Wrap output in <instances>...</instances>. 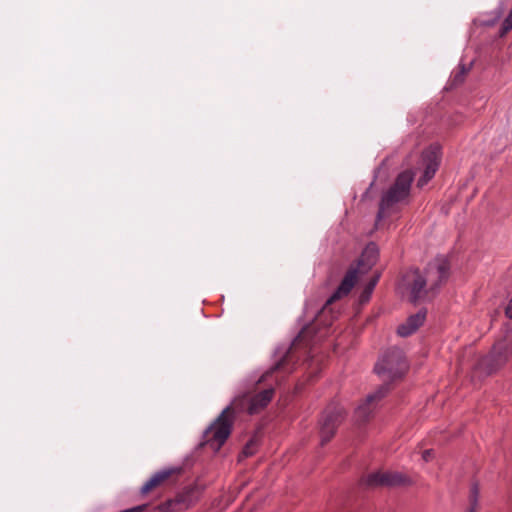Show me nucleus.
<instances>
[{
  "instance_id": "1",
  "label": "nucleus",
  "mask_w": 512,
  "mask_h": 512,
  "mask_svg": "<svg viewBox=\"0 0 512 512\" xmlns=\"http://www.w3.org/2000/svg\"><path fill=\"white\" fill-rule=\"evenodd\" d=\"M413 280L408 285L410 302L417 304L421 300L435 298L450 277L451 265L444 255H437L429 261L423 271H412Z\"/></svg>"
},
{
  "instance_id": "2",
  "label": "nucleus",
  "mask_w": 512,
  "mask_h": 512,
  "mask_svg": "<svg viewBox=\"0 0 512 512\" xmlns=\"http://www.w3.org/2000/svg\"><path fill=\"white\" fill-rule=\"evenodd\" d=\"M248 406L249 398L246 395L235 397L204 430L198 448L209 446L213 452H218L232 432L236 414L248 410Z\"/></svg>"
},
{
  "instance_id": "3",
  "label": "nucleus",
  "mask_w": 512,
  "mask_h": 512,
  "mask_svg": "<svg viewBox=\"0 0 512 512\" xmlns=\"http://www.w3.org/2000/svg\"><path fill=\"white\" fill-rule=\"evenodd\" d=\"M379 259V248L375 242H369L363 249L359 259L351 265L345 273L342 281L332 295L326 300L323 309L334 301L347 296L358 281L361 274L368 273Z\"/></svg>"
},
{
  "instance_id": "4",
  "label": "nucleus",
  "mask_w": 512,
  "mask_h": 512,
  "mask_svg": "<svg viewBox=\"0 0 512 512\" xmlns=\"http://www.w3.org/2000/svg\"><path fill=\"white\" fill-rule=\"evenodd\" d=\"M374 371L383 381L402 379L408 371L404 352L398 347L388 349L375 364Z\"/></svg>"
},
{
  "instance_id": "5",
  "label": "nucleus",
  "mask_w": 512,
  "mask_h": 512,
  "mask_svg": "<svg viewBox=\"0 0 512 512\" xmlns=\"http://www.w3.org/2000/svg\"><path fill=\"white\" fill-rule=\"evenodd\" d=\"M413 180L414 173L412 170H405L397 175L393 185L381 197L376 216L377 221L384 218L386 209L409 196Z\"/></svg>"
},
{
  "instance_id": "6",
  "label": "nucleus",
  "mask_w": 512,
  "mask_h": 512,
  "mask_svg": "<svg viewBox=\"0 0 512 512\" xmlns=\"http://www.w3.org/2000/svg\"><path fill=\"white\" fill-rule=\"evenodd\" d=\"M512 352V330L506 331L504 339L498 340L491 352L481 359L480 366L487 373L492 374L500 369L508 360Z\"/></svg>"
},
{
  "instance_id": "7",
  "label": "nucleus",
  "mask_w": 512,
  "mask_h": 512,
  "mask_svg": "<svg viewBox=\"0 0 512 512\" xmlns=\"http://www.w3.org/2000/svg\"><path fill=\"white\" fill-rule=\"evenodd\" d=\"M512 352V330L506 331L504 339L498 340L491 352L481 359L480 366L487 373L492 374L500 369L508 360Z\"/></svg>"
},
{
  "instance_id": "8",
  "label": "nucleus",
  "mask_w": 512,
  "mask_h": 512,
  "mask_svg": "<svg viewBox=\"0 0 512 512\" xmlns=\"http://www.w3.org/2000/svg\"><path fill=\"white\" fill-rule=\"evenodd\" d=\"M346 412L338 403H330L323 410L320 420V444L326 445L336 434L337 428L345 419Z\"/></svg>"
},
{
  "instance_id": "9",
  "label": "nucleus",
  "mask_w": 512,
  "mask_h": 512,
  "mask_svg": "<svg viewBox=\"0 0 512 512\" xmlns=\"http://www.w3.org/2000/svg\"><path fill=\"white\" fill-rule=\"evenodd\" d=\"M362 483L369 488H375L408 486L412 481L400 472H373L363 478Z\"/></svg>"
},
{
  "instance_id": "10",
  "label": "nucleus",
  "mask_w": 512,
  "mask_h": 512,
  "mask_svg": "<svg viewBox=\"0 0 512 512\" xmlns=\"http://www.w3.org/2000/svg\"><path fill=\"white\" fill-rule=\"evenodd\" d=\"M422 161L424 164V171L422 176L417 181V186L422 188L425 186L435 175L439 168V148L437 146H430L422 152Z\"/></svg>"
},
{
  "instance_id": "11",
  "label": "nucleus",
  "mask_w": 512,
  "mask_h": 512,
  "mask_svg": "<svg viewBox=\"0 0 512 512\" xmlns=\"http://www.w3.org/2000/svg\"><path fill=\"white\" fill-rule=\"evenodd\" d=\"M182 472V467L180 466H168L164 467L155 473L143 484L140 489V493L142 495H146L152 489L160 486L166 480H168L173 475H180Z\"/></svg>"
},
{
  "instance_id": "12",
  "label": "nucleus",
  "mask_w": 512,
  "mask_h": 512,
  "mask_svg": "<svg viewBox=\"0 0 512 512\" xmlns=\"http://www.w3.org/2000/svg\"><path fill=\"white\" fill-rule=\"evenodd\" d=\"M427 309L422 308L417 313L410 315L406 321L397 328V334L401 337H408L421 327L426 319Z\"/></svg>"
},
{
  "instance_id": "13",
  "label": "nucleus",
  "mask_w": 512,
  "mask_h": 512,
  "mask_svg": "<svg viewBox=\"0 0 512 512\" xmlns=\"http://www.w3.org/2000/svg\"><path fill=\"white\" fill-rule=\"evenodd\" d=\"M391 383L392 382L390 381H383V384H381L376 391L367 395L365 403L359 406L357 409V413L362 418L367 419L369 417L371 410L369 409L368 405L383 399L391 390Z\"/></svg>"
},
{
  "instance_id": "14",
  "label": "nucleus",
  "mask_w": 512,
  "mask_h": 512,
  "mask_svg": "<svg viewBox=\"0 0 512 512\" xmlns=\"http://www.w3.org/2000/svg\"><path fill=\"white\" fill-rule=\"evenodd\" d=\"M274 396V389L268 388L249 398L248 414L253 415L265 408Z\"/></svg>"
},
{
  "instance_id": "15",
  "label": "nucleus",
  "mask_w": 512,
  "mask_h": 512,
  "mask_svg": "<svg viewBox=\"0 0 512 512\" xmlns=\"http://www.w3.org/2000/svg\"><path fill=\"white\" fill-rule=\"evenodd\" d=\"M200 494L201 491L198 486L190 485L185 487L181 492L177 493L176 497H178L183 510H187L198 501Z\"/></svg>"
},
{
  "instance_id": "16",
  "label": "nucleus",
  "mask_w": 512,
  "mask_h": 512,
  "mask_svg": "<svg viewBox=\"0 0 512 512\" xmlns=\"http://www.w3.org/2000/svg\"><path fill=\"white\" fill-rule=\"evenodd\" d=\"M184 511L178 497L167 499L165 502L151 508L150 512H181Z\"/></svg>"
},
{
  "instance_id": "17",
  "label": "nucleus",
  "mask_w": 512,
  "mask_h": 512,
  "mask_svg": "<svg viewBox=\"0 0 512 512\" xmlns=\"http://www.w3.org/2000/svg\"><path fill=\"white\" fill-rule=\"evenodd\" d=\"M504 11V4L499 3L495 9L485 14L486 18L481 20L480 25L484 27H493L503 16Z\"/></svg>"
},
{
  "instance_id": "18",
  "label": "nucleus",
  "mask_w": 512,
  "mask_h": 512,
  "mask_svg": "<svg viewBox=\"0 0 512 512\" xmlns=\"http://www.w3.org/2000/svg\"><path fill=\"white\" fill-rule=\"evenodd\" d=\"M479 494H480L479 485H478V483L475 482L471 485V488H470V495H469L470 508L467 512H475L476 511V508L478 506Z\"/></svg>"
},
{
  "instance_id": "19",
  "label": "nucleus",
  "mask_w": 512,
  "mask_h": 512,
  "mask_svg": "<svg viewBox=\"0 0 512 512\" xmlns=\"http://www.w3.org/2000/svg\"><path fill=\"white\" fill-rule=\"evenodd\" d=\"M470 66L471 64L469 66H466L465 64H459V71L456 72L452 77L453 85H460L464 82V78L466 74L469 72Z\"/></svg>"
},
{
  "instance_id": "20",
  "label": "nucleus",
  "mask_w": 512,
  "mask_h": 512,
  "mask_svg": "<svg viewBox=\"0 0 512 512\" xmlns=\"http://www.w3.org/2000/svg\"><path fill=\"white\" fill-rule=\"evenodd\" d=\"M512 29V7L509 11V14L506 16V18L503 20L501 24V28L499 30V35L503 37L506 35L510 30Z\"/></svg>"
},
{
  "instance_id": "21",
  "label": "nucleus",
  "mask_w": 512,
  "mask_h": 512,
  "mask_svg": "<svg viewBox=\"0 0 512 512\" xmlns=\"http://www.w3.org/2000/svg\"><path fill=\"white\" fill-rule=\"evenodd\" d=\"M374 289H375V287H373L369 284H366L363 291L361 292V294L359 296L360 303L368 302L371 298V295H372Z\"/></svg>"
},
{
  "instance_id": "22",
  "label": "nucleus",
  "mask_w": 512,
  "mask_h": 512,
  "mask_svg": "<svg viewBox=\"0 0 512 512\" xmlns=\"http://www.w3.org/2000/svg\"><path fill=\"white\" fill-rule=\"evenodd\" d=\"M256 441L254 439H250L244 446L243 450H242V454L245 456V457H250L252 455L255 454L256 452Z\"/></svg>"
},
{
  "instance_id": "23",
  "label": "nucleus",
  "mask_w": 512,
  "mask_h": 512,
  "mask_svg": "<svg viewBox=\"0 0 512 512\" xmlns=\"http://www.w3.org/2000/svg\"><path fill=\"white\" fill-rule=\"evenodd\" d=\"M434 456V450L433 449H427L422 452V459L425 462H429Z\"/></svg>"
},
{
  "instance_id": "24",
  "label": "nucleus",
  "mask_w": 512,
  "mask_h": 512,
  "mask_svg": "<svg viewBox=\"0 0 512 512\" xmlns=\"http://www.w3.org/2000/svg\"><path fill=\"white\" fill-rule=\"evenodd\" d=\"M380 277H381V273L380 272L375 273V275H373V277L368 281L367 284H369V285H371L373 287H376Z\"/></svg>"
},
{
  "instance_id": "25",
  "label": "nucleus",
  "mask_w": 512,
  "mask_h": 512,
  "mask_svg": "<svg viewBox=\"0 0 512 512\" xmlns=\"http://www.w3.org/2000/svg\"><path fill=\"white\" fill-rule=\"evenodd\" d=\"M505 315L509 318V319H512V296H511V299L509 300L506 308H505Z\"/></svg>"
},
{
  "instance_id": "26",
  "label": "nucleus",
  "mask_w": 512,
  "mask_h": 512,
  "mask_svg": "<svg viewBox=\"0 0 512 512\" xmlns=\"http://www.w3.org/2000/svg\"><path fill=\"white\" fill-rule=\"evenodd\" d=\"M282 363H283V360L278 361L274 366H272V367L270 368V370H269V371H267V373H266V374H267V375H268V374H272L273 372H275L276 370H278V369L281 367Z\"/></svg>"
},
{
  "instance_id": "27",
  "label": "nucleus",
  "mask_w": 512,
  "mask_h": 512,
  "mask_svg": "<svg viewBox=\"0 0 512 512\" xmlns=\"http://www.w3.org/2000/svg\"><path fill=\"white\" fill-rule=\"evenodd\" d=\"M374 181H372L368 187V189L362 194V200L366 199L369 195L370 189L373 187Z\"/></svg>"
}]
</instances>
